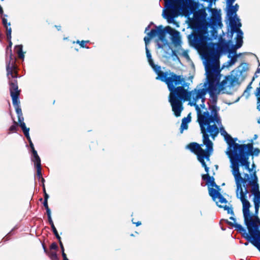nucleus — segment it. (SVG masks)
<instances>
[{
	"label": "nucleus",
	"instance_id": "f257e3e1",
	"mask_svg": "<svg viewBox=\"0 0 260 260\" xmlns=\"http://www.w3.org/2000/svg\"><path fill=\"white\" fill-rule=\"evenodd\" d=\"M189 83L186 82L180 86L179 88L181 89L178 91H176L173 95L169 99L172 111L174 112L176 117H179L183 109V102L185 101L192 102L190 103L191 106H194L198 113V121L200 124L201 133L203 134V137L209 138V136L213 139L217 136L219 133V129L217 126L214 123L211 125V123L216 122L219 124L221 123L220 119L218 116V111L219 108H217L216 105H209V108L211 111V114L207 111L201 113V111L198 105L197 104L198 101L202 99V104L201 107H205V94L207 89H197L194 88L191 91H188Z\"/></svg>",
	"mask_w": 260,
	"mask_h": 260
},
{
	"label": "nucleus",
	"instance_id": "f03ea898",
	"mask_svg": "<svg viewBox=\"0 0 260 260\" xmlns=\"http://www.w3.org/2000/svg\"><path fill=\"white\" fill-rule=\"evenodd\" d=\"M209 34H190V45L201 51L206 60V70H220L219 53L215 43H208Z\"/></svg>",
	"mask_w": 260,
	"mask_h": 260
},
{
	"label": "nucleus",
	"instance_id": "7ed1b4c3",
	"mask_svg": "<svg viewBox=\"0 0 260 260\" xmlns=\"http://www.w3.org/2000/svg\"><path fill=\"white\" fill-rule=\"evenodd\" d=\"M146 53L149 64L157 74L156 79L165 83L167 85L168 90L170 91L168 100L170 99L176 91H178L180 89L179 88L186 80L185 79L183 76L177 75L170 71L166 72L162 71L160 66L154 63L151 53L147 47H146Z\"/></svg>",
	"mask_w": 260,
	"mask_h": 260
},
{
	"label": "nucleus",
	"instance_id": "20e7f679",
	"mask_svg": "<svg viewBox=\"0 0 260 260\" xmlns=\"http://www.w3.org/2000/svg\"><path fill=\"white\" fill-rule=\"evenodd\" d=\"M176 6L172 10H168L166 15L168 20L173 19L178 15L182 14L188 16L193 14L194 19L198 22L206 19L207 13L205 8L198 10V4L193 0H175Z\"/></svg>",
	"mask_w": 260,
	"mask_h": 260
},
{
	"label": "nucleus",
	"instance_id": "39448f33",
	"mask_svg": "<svg viewBox=\"0 0 260 260\" xmlns=\"http://www.w3.org/2000/svg\"><path fill=\"white\" fill-rule=\"evenodd\" d=\"M253 140L251 139L248 144H242L239 145V151L233 164L234 174L238 176L239 174V167L240 166H248V159L250 156H257L260 153V149L258 148H253Z\"/></svg>",
	"mask_w": 260,
	"mask_h": 260
},
{
	"label": "nucleus",
	"instance_id": "423d86ee",
	"mask_svg": "<svg viewBox=\"0 0 260 260\" xmlns=\"http://www.w3.org/2000/svg\"><path fill=\"white\" fill-rule=\"evenodd\" d=\"M7 37L6 39L9 42L8 45L6 48V56L9 55V60L7 58L6 61V71L7 76L9 79V85L10 94L11 95V93L17 94V93H20L21 90L18 89V82L16 79L18 78L17 75H14L12 74V70H15L16 67L11 63V60L13 59L12 51V42L11 41L12 34H6Z\"/></svg>",
	"mask_w": 260,
	"mask_h": 260
},
{
	"label": "nucleus",
	"instance_id": "0eeeda50",
	"mask_svg": "<svg viewBox=\"0 0 260 260\" xmlns=\"http://www.w3.org/2000/svg\"><path fill=\"white\" fill-rule=\"evenodd\" d=\"M246 177L242 180L244 182L242 184V192L246 200L248 201L247 194L249 192L248 188L250 187V192L253 195V202L255 210L258 212L260 207V190L258 177L254 173L250 178H248V175Z\"/></svg>",
	"mask_w": 260,
	"mask_h": 260
},
{
	"label": "nucleus",
	"instance_id": "6e6552de",
	"mask_svg": "<svg viewBox=\"0 0 260 260\" xmlns=\"http://www.w3.org/2000/svg\"><path fill=\"white\" fill-rule=\"evenodd\" d=\"M242 203V211L244 223L246 226L252 227H260V219L258 216V212L255 210L254 213H251L249 208L251 206L250 202L246 201L244 196L236 197Z\"/></svg>",
	"mask_w": 260,
	"mask_h": 260
},
{
	"label": "nucleus",
	"instance_id": "1a4fd4ad",
	"mask_svg": "<svg viewBox=\"0 0 260 260\" xmlns=\"http://www.w3.org/2000/svg\"><path fill=\"white\" fill-rule=\"evenodd\" d=\"M241 167H243L246 170H248V172L250 173L249 174L247 173H245L243 175V177H242L241 174L240 172V169H239V174L240 175H236L234 174V168L233 165L232 164H231V168L232 169V175L234 177L236 185V197H240V196H244V193L242 192V184H244L243 181L242 180L243 179H244L246 177V175L248 176V178H250V176H252V175L255 173V175L257 176L256 174V171L255 170L256 165L253 162L251 165V168H250V162L248 160V167L245 166H241ZM240 167H239V168Z\"/></svg>",
	"mask_w": 260,
	"mask_h": 260
},
{
	"label": "nucleus",
	"instance_id": "9d476101",
	"mask_svg": "<svg viewBox=\"0 0 260 260\" xmlns=\"http://www.w3.org/2000/svg\"><path fill=\"white\" fill-rule=\"evenodd\" d=\"M233 3L230 4L229 0H226L227 6L229 8L227 14L229 16V26L231 29L230 31L228 30L227 32H243L240 29L242 24L236 15V12L239 9V5L236 4L235 6H233Z\"/></svg>",
	"mask_w": 260,
	"mask_h": 260
},
{
	"label": "nucleus",
	"instance_id": "9b49d317",
	"mask_svg": "<svg viewBox=\"0 0 260 260\" xmlns=\"http://www.w3.org/2000/svg\"><path fill=\"white\" fill-rule=\"evenodd\" d=\"M206 72L209 84V93H217L218 92V84L221 76L220 70H206Z\"/></svg>",
	"mask_w": 260,
	"mask_h": 260
},
{
	"label": "nucleus",
	"instance_id": "f8f14e48",
	"mask_svg": "<svg viewBox=\"0 0 260 260\" xmlns=\"http://www.w3.org/2000/svg\"><path fill=\"white\" fill-rule=\"evenodd\" d=\"M224 138L228 145L226 154L230 159L231 164H233L240 149L239 145H242V144L235 143L234 139L226 132H225Z\"/></svg>",
	"mask_w": 260,
	"mask_h": 260
},
{
	"label": "nucleus",
	"instance_id": "ddd939ff",
	"mask_svg": "<svg viewBox=\"0 0 260 260\" xmlns=\"http://www.w3.org/2000/svg\"><path fill=\"white\" fill-rule=\"evenodd\" d=\"M248 234H245V239L250 242L260 251V230L258 227L246 226Z\"/></svg>",
	"mask_w": 260,
	"mask_h": 260
},
{
	"label": "nucleus",
	"instance_id": "4468645a",
	"mask_svg": "<svg viewBox=\"0 0 260 260\" xmlns=\"http://www.w3.org/2000/svg\"><path fill=\"white\" fill-rule=\"evenodd\" d=\"M248 234H245V239L250 242L260 251V230L258 227L246 226Z\"/></svg>",
	"mask_w": 260,
	"mask_h": 260
},
{
	"label": "nucleus",
	"instance_id": "2eb2a0df",
	"mask_svg": "<svg viewBox=\"0 0 260 260\" xmlns=\"http://www.w3.org/2000/svg\"><path fill=\"white\" fill-rule=\"evenodd\" d=\"M226 34H220L218 38V41L215 43L219 52L222 53L228 52L230 53H235V49L232 47V41L231 40L226 41L223 37Z\"/></svg>",
	"mask_w": 260,
	"mask_h": 260
},
{
	"label": "nucleus",
	"instance_id": "dca6fc26",
	"mask_svg": "<svg viewBox=\"0 0 260 260\" xmlns=\"http://www.w3.org/2000/svg\"><path fill=\"white\" fill-rule=\"evenodd\" d=\"M203 142L204 145L206 146V152L197 158L198 160L201 163L202 167L205 168V166H207L205 159L207 160H210V155L213 151V143L209 138L207 137H203Z\"/></svg>",
	"mask_w": 260,
	"mask_h": 260
},
{
	"label": "nucleus",
	"instance_id": "f3484780",
	"mask_svg": "<svg viewBox=\"0 0 260 260\" xmlns=\"http://www.w3.org/2000/svg\"><path fill=\"white\" fill-rule=\"evenodd\" d=\"M238 81L239 79L236 76H225L224 79L221 82H219L218 89L219 91H223L226 87H234L236 84H239Z\"/></svg>",
	"mask_w": 260,
	"mask_h": 260
},
{
	"label": "nucleus",
	"instance_id": "a211bd4d",
	"mask_svg": "<svg viewBox=\"0 0 260 260\" xmlns=\"http://www.w3.org/2000/svg\"><path fill=\"white\" fill-rule=\"evenodd\" d=\"M151 25H154V23L152 22L145 28L144 32H179L170 26L164 27L161 25L158 26L154 25V28L150 30Z\"/></svg>",
	"mask_w": 260,
	"mask_h": 260
},
{
	"label": "nucleus",
	"instance_id": "6ab92c4d",
	"mask_svg": "<svg viewBox=\"0 0 260 260\" xmlns=\"http://www.w3.org/2000/svg\"><path fill=\"white\" fill-rule=\"evenodd\" d=\"M31 154V160L34 163V167L38 171V175L41 173V160L36 149L29 150Z\"/></svg>",
	"mask_w": 260,
	"mask_h": 260
},
{
	"label": "nucleus",
	"instance_id": "aec40b11",
	"mask_svg": "<svg viewBox=\"0 0 260 260\" xmlns=\"http://www.w3.org/2000/svg\"><path fill=\"white\" fill-rule=\"evenodd\" d=\"M187 148L190 150L191 152L195 154L197 157L203 155L206 152V149L204 150L198 143L196 142H192L187 145Z\"/></svg>",
	"mask_w": 260,
	"mask_h": 260
},
{
	"label": "nucleus",
	"instance_id": "412c9836",
	"mask_svg": "<svg viewBox=\"0 0 260 260\" xmlns=\"http://www.w3.org/2000/svg\"><path fill=\"white\" fill-rule=\"evenodd\" d=\"M217 199H218L219 200V201H218V202H216V201H215V202H216V205L218 206V207H219L220 208H223L224 210L227 211V213L228 214H230L232 215H234V212L232 205L230 207L229 206H227L226 205H222L221 204L219 205L218 204V202H219L220 204H226L228 202L226 199L225 198H224L221 194H220L217 197Z\"/></svg>",
	"mask_w": 260,
	"mask_h": 260
},
{
	"label": "nucleus",
	"instance_id": "4be33fe9",
	"mask_svg": "<svg viewBox=\"0 0 260 260\" xmlns=\"http://www.w3.org/2000/svg\"><path fill=\"white\" fill-rule=\"evenodd\" d=\"M212 11L213 15L210 22L211 25L213 27L217 26L221 27L222 24L221 21L220 15L217 12L216 9H212Z\"/></svg>",
	"mask_w": 260,
	"mask_h": 260
},
{
	"label": "nucleus",
	"instance_id": "5701e85b",
	"mask_svg": "<svg viewBox=\"0 0 260 260\" xmlns=\"http://www.w3.org/2000/svg\"><path fill=\"white\" fill-rule=\"evenodd\" d=\"M167 34H147L148 36L151 37H157L160 43L158 44V47L162 48L168 45V41L167 39L166 35Z\"/></svg>",
	"mask_w": 260,
	"mask_h": 260
},
{
	"label": "nucleus",
	"instance_id": "b1692460",
	"mask_svg": "<svg viewBox=\"0 0 260 260\" xmlns=\"http://www.w3.org/2000/svg\"><path fill=\"white\" fill-rule=\"evenodd\" d=\"M225 222L229 225L235 227L236 230L241 233L242 237L245 239V234H248V233H247L246 230L241 224L237 223H232L228 220H225Z\"/></svg>",
	"mask_w": 260,
	"mask_h": 260
},
{
	"label": "nucleus",
	"instance_id": "393cba45",
	"mask_svg": "<svg viewBox=\"0 0 260 260\" xmlns=\"http://www.w3.org/2000/svg\"><path fill=\"white\" fill-rule=\"evenodd\" d=\"M171 36V41L172 44L175 47L181 45V40L180 34H169Z\"/></svg>",
	"mask_w": 260,
	"mask_h": 260
},
{
	"label": "nucleus",
	"instance_id": "a878e982",
	"mask_svg": "<svg viewBox=\"0 0 260 260\" xmlns=\"http://www.w3.org/2000/svg\"><path fill=\"white\" fill-rule=\"evenodd\" d=\"M191 121V117L188 114L186 117H184L182 119V123L180 128V133H182L183 131L188 128V123Z\"/></svg>",
	"mask_w": 260,
	"mask_h": 260
},
{
	"label": "nucleus",
	"instance_id": "bb28decb",
	"mask_svg": "<svg viewBox=\"0 0 260 260\" xmlns=\"http://www.w3.org/2000/svg\"><path fill=\"white\" fill-rule=\"evenodd\" d=\"M202 179L206 181V184L211 187L216 185L214 178L213 176H210L209 174H203L202 176Z\"/></svg>",
	"mask_w": 260,
	"mask_h": 260
},
{
	"label": "nucleus",
	"instance_id": "cd10ccee",
	"mask_svg": "<svg viewBox=\"0 0 260 260\" xmlns=\"http://www.w3.org/2000/svg\"><path fill=\"white\" fill-rule=\"evenodd\" d=\"M243 34H237V36L236 37V45H233L232 44V47L233 49H235V53H236V49L240 48L243 44Z\"/></svg>",
	"mask_w": 260,
	"mask_h": 260
},
{
	"label": "nucleus",
	"instance_id": "c85d7f7f",
	"mask_svg": "<svg viewBox=\"0 0 260 260\" xmlns=\"http://www.w3.org/2000/svg\"><path fill=\"white\" fill-rule=\"evenodd\" d=\"M208 191L209 196L212 198L214 201H216L217 197L221 194L218 190L214 189L213 187H208Z\"/></svg>",
	"mask_w": 260,
	"mask_h": 260
},
{
	"label": "nucleus",
	"instance_id": "c756f323",
	"mask_svg": "<svg viewBox=\"0 0 260 260\" xmlns=\"http://www.w3.org/2000/svg\"><path fill=\"white\" fill-rule=\"evenodd\" d=\"M10 96L12 99V104L13 106L16 107L20 106V93H17V94H15L12 92Z\"/></svg>",
	"mask_w": 260,
	"mask_h": 260
},
{
	"label": "nucleus",
	"instance_id": "7c9ffc66",
	"mask_svg": "<svg viewBox=\"0 0 260 260\" xmlns=\"http://www.w3.org/2000/svg\"><path fill=\"white\" fill-rule=\"evenodd\" d=\"M2 16L3 24L4 26V27L6 28V32H11L12 29L10 27V25H11L10 22H8L7 19L6 18V17H7V15L3 14V15H2Z\"/></svg>",
	"mask_w": 260,
	"mask_h": 260
},
{
	"label": "nucleus",
	"instance_id": "2f4dec72",
	"mask_svg": "<svg viewBox=\"0 0 260 260\" xmlns=\"http://www.w3.org/2000/svg\"><path fill=\"white\" fill-rule=\"evenodd\" d=\"M15 48L17 51V53L18 54L20 58L22 59V61H23L25 52L23 51V45L21 44L17 45L15 46Z\"/></svg>",
	"mask_w": 260,
	"mask_h": 260
},
{
	"label": "nucleus",
	"instance_id": "473e14b6",
	"mask_svg": "<svg viewBox=\"0 0 260 260\" xmlns=\"http://www.w3.org/2000/svg\"><path fill=\"white\" fill-rule=\"evenodd\" d=\"M13 119V123L9 127L8 129V134L9 135L13 133H17V127H18V124L15 121L14 118L12 117Z\"/></svg>",
	"mask_w": 260,
	"mask_h": 260
},
{
	"label": "nucleus",
	"instance_id": "72a5a7b5",
	"mask_svg": "<svg viewBox=\"0 0 260 260\" xmlns=\"http://www.w3.org/2000/svg\"><path fill=\"white\" fill-rule=\"evenodd\" d=\"M221 91H219L218 89V92H217V93H210V97L211 98L210 102L212 103V105H216L217 99H218V95L220 93V92Z\"/></svg>",
	"mask_w": 260,
	"mask_h": 260
},
{
	"label": "nucleus",
	"instance_id": "f704fd0d",
	"mask_svg": "<svg viewBox=\"0 0 260 260\" xmlns=\"http://www.w3.org/2000/svg\"><path fill=\"white\" fill-rule=\"evenodd\" d=\"M18 125L21 127L23 132V133L25 136L29 135L30 128L26 126L25 122H21Z\"/></svg>",
	"mask_w": 260,
	"mask_h": 260
},
{
	"label": "nucleus",
	"instance_id": "c9c22d12",
	"mask_svg": "<svg viewBox=\"0 0 260 260\" xmlns=\"http://www.w3.org/2000/svg\"><path fill=\"white\" fill-rule=\"evenodd\" d=\"M168 10H172L176 6L175 0H165Z\"/></svg>",
	"mask_w": 260,
	"mask_h": 260
},
{
	"label": "nucleus",
	"instance_id": "e433bc0d",
	"mask_svg": "<svg viewBox=\"0 0 260 260\" xmlns=\"http://www.w3.org/2000/svg\"><path fill=\"white\" fill-rule=\"evenodd\" d=\"M26 138V139L27 140L28 142V143L29 144H26V147L27 148H28V150H34V149H35V147H34V145L31 140V138H30V135H27V136H25Z\"/></svg>",
	"mask_w": 260,
	"mask_h": 260
},
{
	"label": "nucleus",
	"instance_id": "4c0bfd02",
	"mask_svg": "<svg viewBox=\"0 0 260 260\" xmlns=\"http://www.w3.org/2000/svg\"><path fill=\"white\" fill-rule=\"evenodd\" d=\"M89 42V41H84V40H82L81 41L79 40H77L76 41H71L72 44H75V43L78 44H79L80 48H88V47H87L86 44V43H88Z\"/></svg>",
	"mask_w": 260,
	"mask_h": 260
},
{
	"label": "nucleus",
	"instance_id": "58836bf2",
	"mask_svg": "<svg viewBox=\"0 0 260 260\" xmlns=\"http://www.w3.org/2000/svg\"><path fill=\"white\" fill-rule=\"evenodd\" d=\"M16 229H17V228L16 226H15L13 229H12L11 231H10L7 234V235L3 238V241H4V242L8 241L10 239V237L14 235V231L16 230Z\"/></svg>",
	"mask_w": 260,
	"mask_h": 260
},
{
	"label": "nucleus",
	"instance_id": "ea45409f",
	"mask_svg": "<svg viewBox=\"0 0 260 260\" xmlns=\"http://www.w3.org/2000/svg\"><path fill=\"white\" fill-rule=\"evenodd\" d=\"M16 229H17V228L16 226H15L13 229H12L11 231H10L7 234V235L3 238V241H4V242L8 241L10 239V237L14 235V231L16 230Z\"/></svg>",
	"mask_w": 260,
	"mask_h": 260
},
{
	"label": "nucleus",
	"instance_id": "a19ab883",
	"mask_svg": "<svg viewBox=\"0 0 260 260\" xmlns=\"http://www.w3.org/2000/svg\"><path fill=\"white\" fill-rule=\"evenodd\" d=\"M47 254L51 260H59L58 255L55 251L51 252Z\"/></svg>",
	"mask_w": 260,
	"mask_h": 260
},
{
	"label": "nucleus",
	"instance_id": "79ce46f5",
	"mask_svg": "<svg viewBox=\"0 0 260 260\" xmlns=\"http://www.w3.org/2000/svg\"><path fill=\"white\" fill-rule=\"evenodd\" d=\"M240 68H241V72H246L248 70V64L247 63H242L241 65L239 66Z\"/></svg>",
	"mask_w": 260,
	"mask_h": 260
},
{
	"label": "nucleus",
	"instance_id": "37998d69",
	"mask_svg": "<svg viewBox=\"0 0 260 260\" xmlns=\"http://www.w3.org/2000/svg\"><path fill=\"white\" fill-rule=\"evenodd\" d=\"M37 176L39 180L41 182L42 184H45V180L42 176V170H41V173L38 175V171H37Z\"/></svg>",
	"mask_w": 260,
	"mask_h": 260
},
{
	"label": "nucleus",
	"instance_id": "c03bdc74",
	"mask_svg": "<svg viewBox=\"0 0 260 260\" xmlns=\"http://www.w3.org/2000/svg\"><path fill=\"white\" fill-rule=\"evenodd\" d=\"M14 108H15V111H16V113L17 116L22 115V110H21L20 106H16V107H14Z\"/></svg>",
	"mask_w": 260,
	"mask_h": 260
},
{
	"label": "nucleus",
	"instance_id": "a18cd8bd",
	"mask_svg": "<svg viewBox=\"0 0 260 260\" xmlns=\"http://www.w3.org/2000/svg\"><path fill=\"white\" fill-rule=\"evenodd\" d=\"M50 248L51 250H57L58 249V246L56 242H53L51 243V244L50 246Z\"/></svg>",
	"mask_w": 260,
	"mask_h": 260
},
{
	"label": "nucleus",
	"instance_id": "49530a36",
	"mask_svg": "<svg viewBox=\"0 0 260 260\" xmlns=\"http://www.w3.org/2000/svg\"><path fill=\"white\" fill-rule=\"evenodd\" d=\"M191 32H205V33H206V32H217V30H211L210 31H208L206 30H198V31H196V30H193Z\"/></svg>",
	"mask_w": 260,
	"mask_h": 260
},
{
	"label": "nucleus",
	"instance_id": "de8ad7c7",
	"mask_svg": "<svg viewBox=\"0 0 260 260\" xmlns=\"http://www.w3.org/2000/svg\"><path fill=\"white\" fill-rule=\"evenodd\" d=\"M153 37H151L150 36H149V37H145L144 39L146 47H147V44L149 43L150 39L153 38Z\"/></svg>",
	"mask_w": 260,
	"mask_h": 260
},
{
	"label": "nucleus",
	"instance_id": "09e8293b",
	"mask_svg": "<svg viewBox=\"0 0 260 260\" xmlns=\"http://www.w3.org/2000/svg\"><path fill=\"white\" fill-rule=\"evenodd\" d=\"M18 117V124L21 123V122L23 123V122H24V118L23 117V115H18L17 116Z\"/></svg>",
	"mask_w": 260,
	"mask_h": 260
},
{
	"label": "nucleus",
	"instance_id": "8fccbe9b",
	"mask_svg": "<svg viewBox=\"0 0 260 260\" xmlns=\"http://www.w3.org/2000/svg\"><path fill=\"white\" fill-rule=\"evenodd\" d=\"M254 79H255V77H253L252 78V79L251 81V82L249 83V84L247 85V88H246V89L245 90V92H246V91L247 90H248L252 88V87H251V84H252V82L254 81Z\"/></svg>",
	"mask_w": 260,
	"mask_h": 260
},
{
	"label": "nucleus",
	"instance_id": "3c124183",
	"mask_svg": "<svg viewBox=\"0 0 260 260\" xmlns=\"http://www.w3.org/2000/svg\"><path fill=\"white\" fill-rule=\"evenodd\" d=\"M45 210H46L47 217H51V210L50 208H49L46 209Z\"/></svg>",
	"mask_w": 260,
	"mask_h": 260
},
{
	"label": "nucleus",
	"instance_id": "603ef678",
	"mask_svg": "<svg viewBox=\"0 0 260 260\" xmlns=\"http://www.w3.org/2000/svg\"><path fill=\"white\" fill-rule=\"evenodd\" d=\"M43 205L44 207H45V209L49 208L48 206V201L44 200L43 202Z\"/></svg>",
	"mask_w": 260,
	"mask_h": 260
},
{
	"label": "nucleus",
	"instance_id": "864d4df0",
	"mask_svg": "<svg viewBox=\"0 0 260 260\" xmlns=\"http://www.w3.org/2000/svg\"><path fill=\"white\" fill-rule=\"evenodd\" d=\"M47 219H48V223L50 225L54 224V223H53V220H52V216L48 217H47Z\"/></svg>",
	"mask_w": 260,
	"mask_h": 260
},
{
	"label": "nucleus",
	"instance_id": "5fc2aeb1",
	"mask_svg": "<svg viewBox=\"0 0 260 260\" xmlns=\"http://www.w3.org/2000/svg\"><path fill=\"white\" fill-rule=\"evenodd\" d=\"M238 55H236L235 56L232 58V59L230 60L231 64H233L235 62V61H236V57Z\"/></svg>",
	"mask_w": 260,
	"mask_h": 260
},
{
	"label": "nucleus",
	"instance_id": "6e6d98bb",
	"mask_svg": "<svg viewBox=\"0 0 260 260\" xmlns=\"http://www.w3.org/2000/svg\"><path fill=\"white\" fill-rule=\"evenodd\" d=\"M59 246L60 247L61 252L64 251V246H63L62 241H60V242L59 243Z\"/></svg>",
	"mask_w": 260,
	"mask_h": 260
},
{
	"label": "nucleus",
	"instance_id": "4d7b16f0",
	"mask_svg": "<svg viewBox=\"0 0 260 260\" xmlns=\"http://www.w3.org/2000/svg\"><path fill=\"white\" fill-rule=\"evenodd\" d=\"M61 255L63 258V260H67L68 258L67 257V254L65 253L64 251L61 252Z\"/></svg>",
	"mask_w": 260,
	"mask_h": 260
},
{
	"label": "nucleus",
	"instance_id": "13d9d810",
	"mask_svg": "<svg viewBox=\"0 0 260 260\" xmlns=\"http://www.w3.org/2000/svg\"><path fill=\"white\" fill-rule=\"evenodd\" d=\"M44 200L48 201V199L49 198V196L47 192L44 193Z\"/></svg>",
	"mask_w": 260,
	"mask_h": 260
},
{
	"label": "nucleus",
	"instance_id": "bf43d9fd",
	"mask_svg": "<svg viewBox=\"0 0 260 260\" xmlns=\"http://www.w3.org/2000/svg\"><path fill=\"white\" fill-rule=\"evenodd\" d=\"M256 106H260V95L256 96Z\"/></svg>",
	"mask_w": 260,
	"mask_h": 260
},
{
	"label": "nucleus",
	"instance_id": "052dcab7",
	"mask_svg": "<svg viewBox=\"0 0 260 260\" xmlns=\"http://www.w3.org/2000/svg\"><path fill=\"white\" fill-rule=\"evenodd\" d=\"M132 221L134 224H135L137 226H139L141 224V221L134 222L133 219H132Z\"/></svg>",
	"mask_w": 260,
	"mask_h": 260
},
{
	"label": "nucleus",
	"instance_id": "680f3d73",
	"mask_svg": "<svg viewBox=\"0 0 260 260\" xmlns=\"http://www.w3.org/2000/svg\"><path fill=\"white\" fill-rule=\"evenodd\" d=\"M50 226H51V230H52L53 233L54 232H55V231H57L56 228H55L54 224L51 225Z\"/></svg>",
	"mask_w": 260,
	"mask_h": 260
},
{
	"label": "nucleus",
	"instance_id": "e2e57ef3",
	"mask_svg": "<svg viewBox=\"0 0 260 260\" xmlns=\"http://www.w3.org/2000/svg\"><path fill=\"white\" fill-rule=\"evenodd\" d=\"M42 247L45 253L47 254V250L43 243H42Z\"/></svg>",
	"mask_w": 260,
	"mask_h": 260
},
{
	"label": "nucleus",
	"instance_id": "0e129e2a",
	"mask_svg": "<svg viewBox=\"0 0 260 260\" xmlns=\"http://www.w3.org/2000/svg\"><path fill=\"white\" fill-rule=\"evenodd\" d=\"M213 187H215L214 189L218 190L219 192L220 191V186L217 185L216 184V185L213 186Z\"/></svg>",
	"mask_w": 260,
	"mask_h": 260
},
{
	"label": "nucleus",
	"instance_id": "69168bd1",
	"mask_svg": "<svg viewBox=\"0 0 260 260\" xmlns=\"http://www.w3.org/2000/svg\"><path fill=\"white\" fill-rule=\"evenodd\" d=\"M55 237L56 238L57 240H58V243H59L60 241H61V238L59 235H57V236H56Z\"/></svg>",
	"mask_w": 260,
	"mask_h": 260
},
{
	"label": "nucleus",
	"instance_id": "338daca9",
	"mask_svg": "<svg viewBox=\"0 0 260 260\" xmlns=\"http://www.w3.org/2000/svg\"><path fill=\"white\" fill-rule=\"evenodd\" d=\"M225 132H226L223 128H222L221 129V135H222L223 137L224 136V135H225Z\"/></svg>",
	"mask_w": 260,
	"mask_h": 260
},
{
	"label": "nucleus",
	"instance_id": "774afa93",
	"mask_svg": "<svg viewBox=\"0 0 260 260\" xmlns=\"http://www.w3.org/2000/svg\"><path fill=\"white\" fill-rule=\"evenodd\" d=\"M172 56H177L176 51L175 50L172 51Z\"/></svg>",
	"mask_w": 260,
	"mask_h": 260
}]
</instances>
